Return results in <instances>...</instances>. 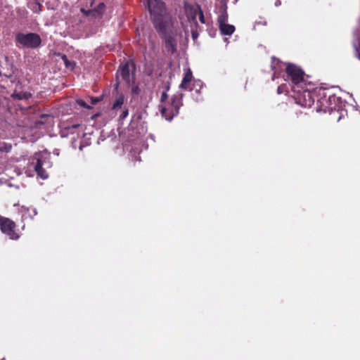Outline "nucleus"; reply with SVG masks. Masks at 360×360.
I'll return each mask as SVG.
<instances>
[{"instance_id":"f257e3e1","label":"nucleus","mask_w":360,"mask_h":360,"mask_svg":"<svg viewBox=\"0 0 360 360\" xmlns=\"http://www.w3.org/2000/svg\"><path fill=\"white\" fill-rule=\"evenodd\" d=\"M146 6L155 29L159 34L165 36L171 18L167 13L165 4L160 0H147Z\"/></svg>"},{"instance_id":"f03ea898","label":"nucleus","mask_w":360,"mask_h":360,"mask_svg":"<svg viewBox=\"0 0 360 360\" xmlns=\"http://www.w3.org/2000/svg\"><path fill=\"white\" fill-rule=\"evenodd\" d=\"M316 102L314 103L315 109L317 112H330L336 110V103L339 98L326 89H320L316 91Z\"/></svg>"},{"instance_id":"7ed1b4c3","label":"nucleus","mask_w":360,"mask_h":360,"mask_svg":"<svg viewBox=\"0 0 360 360\" xmlns=\"http://www.w3.org/2000/svg\"><path fill=\"white\" fill-rule=\"evenodd\" d=\"M304 72L295 64L289 63L285 68V80L290 82L292 91L297 88H304L307 86H313L311 82L307 83L305 79Z\"/></svg>"},{"instance_id":"20e7f679","label":"nucleus","mask_w":360,"mask_h":360,"mask_svg":"<svg viewBox=\"0 0 360 360\" xmlns=\"http://www.w3.org/2000/svg\"><path fill=\"white\" fill-rule=\"evenodd\" d=\"M292 96L296 103L304 108H310L314 105L316 99V91H311L306 87L297 88L292 90Z\"/></svg>"},{"instance_id":"39448f33","label":"nucleus","mask_w":360,"mask_h":360,"mask_svg":"<svg viewBox=\"0 0 360 360\" xmlns=\"http://www.w3.org/2000/svg\"><path fill=\"white\" fill-rule=\"evenodd\" d=\"M183 97L184 94L181 93L174 94L171 99V104L167 107H162L161 108L160 112L162 116L167 120L170 121L174 116L177 115L180 107L183 105Z\"/></svg>"},{"instance_id":"423d86ee","label":"nucleus","mask_w":360,"mask_h":360,"mask_svg":"<svg viewBox=\"0 0 360 360\" xmlns=\"http://www.w3.org/2000/svg\"><path fill=\"white\" fill-rule=\"evenodd\" d=\"M15 41L23 47L36 49L40 46L41 39L36 33H18L15 36Z\"/></svg>"},{"instance_id":"0eeeda50","label":"nucleus","mask_w":360,"mask_h":360,"mask_svg":"<svg viewBox=\"0 0 360 360\" xmlns=\"http://www.w3.org/2000/svg\"><path fill=\"white\" fill-rule=\"evenodd\" d=\"M16 224L11 219L0 216V229L11 240H17L20 236L15 231Z\"/></svg>"},{"instance_id":"6e6552de","label":"nucleus","mask_w":360,"mask_h":360,"mask_svg":"<svg viewBox=\"0 0 360 360\" xmlns=\"http://www.w3.org/2000/svg\"><path fill=\"white\" fill-rule=\"evenodd\" d=\"M184 10L188 18L193 21L197 25L198 22L196 18L197 15H198L199 10H201L200 6L198 4L194 6L186 2L184 4Z\"/></svg>"},{"instance_id":"1a4fd4ad","label":"nucleus","mask_w":360,"mask_h":360,"mask_svg":"<svg viewBox=\"0 0 360 360\" xmlns=\"http://www.w3.org/2000/svg\"><path fill=\"white\" fill-rule=\"evenodd\" d=\"M19 212L22 215V221L32 219L37 214V210L35 208L25 206H21L19 210Z\"/></svg>"},{"instance_id":"9d476101","label":"nucleus","mask_w":360,"mask_h":360,"mask_svg":"<svg viewBox=\"0 0 360 360\" xmlns=\"http://www.w3.org/2000/svg\"><path fill=\"white\" fill-rule=\"evenodd\" d=\"M120 72L122 79L127 82L130 81V62L127 61L120 67Z\"/></svg>"},{"instance_id":"9b49d317","label":"nucleus","mask_w":360,"mask_h":360,"mask_svg":"<svg viewBox=\"0 0 360 360\" xmlns=\"http://www.w3.org/2000/svg\"><path fill=\"white\" fill-rule=\"evenodd\" d=\"M34 171L37 172V175L40 176L42 179H46L48 178L49 174L46 172V170L42 167V162L40 159L37 160V162L34 167Z\"/></svg>"},{"instance_id":"f8f14e48","label":"nucleus","mask_w":360,"mask_h":360,"mask_svg":"<svg viewBox=\"0 0 360 360\" xmlns=\"http://www.w3.org/2000/svg\"><path fill=\"white\" fill-rule=\"evenodd\" d=\"M219 29L222 34L229 36L231 35L236 30L233 25L226 22L219 25Z\"/></svg>"},{"instance_id":"ddd939ff","label":"nucleus","mask_w":360,"mask_h":360,"mask_svg":"<svg viewBox=\"0 0 360 360\" xmlns=\"http://www.w3.org/2000/svg\"><path fill=\"white\" fill-rule=\"evenodd\" d=\"M165 48L172 54L174 53L176 51L175 40L172 37H165Z\"/></svg>"},{"instance_id":"4468645a","label":"nucleus","mask_w":360,"mask_h":360,"mask_svg":"<svg viewBox=\"0 0 360 360\" xmlns=\"http://www.w3.org/2000/svg\"><path fill=\"white\" fill-rule=\"evenodd\" d=\"M193 79V73L191 70L188 68L185 72L181 83L180 84V88L182 89H187L188 84L191 82Z\"/></svg>"},{"instance_id":"2eb2a0df","label":"nucleus","mask_w":360,"mask_h":360,"mask_svg":"<svg viewBox=\"0 0 360 360\" xmlns=\"http://www.w3.org/2000/svg\"><path fill=\"white\" fill-rule=\"evenodd\" d=\"M124 96L123 94H120L116 96V98L112 103L111 109L112 110H117L118 109H120L124 103Z\"/></svg>"},{"instance_id":"dca6fc26","label":"nucleus","mask_w":360,"mask_h":360,"mask_svg":"<svg viewBox=\"0 0 360 360\" xmlns=\"http://www.w3.org/2000/svg\"><path fill=\"white\" fill-rule=\"evenodd\" d=\"M105 4L100 3L95 8L91 9L89 13H94V18H101L105 10Z\"/></svg>"},{"instance_id":"f3484780","label":"nucleus","mask_w":360,"mask_h":360,"mask_svg":"<svg viewBox=\"0 0 360 360\" xmlns=\"http://www.w3.org/2000/svg\"><path fill=\"white\" fill-rule=\"evenodd\" d=\"M61 59L63 60L66 68L73 70L75 67L76 63L74 61H70L66 55L60 54Z\"/></svg>"},{"instance_id":"a211bd4d","label":"nucleus","mask_w":360,"mask_h":360,"mask_svg":"<svg viewBox=\"0 0 360 360\" xmlns=\"http://www.w3.org/2000/svg\"><path fill=\"white\" fill-rule=\"evenodd\" d=\"M30 96H31L30 94H28L27 92H19V93L15 92L12 94V97L14 99H18V100H23V99L27 100Z\"/></svg>"},{"instance_id":"6ab92c4d","label":"nucleus","mask_w":360,"mask_h":360,"mask_svg":"<svg viewBox=\"0 0 360 360\" xmlns=\"http://www.w3.org/2000/svg\"><path fill=\"white\" fill-rule=\"evenodd\" d=\"M228 20V13L226 9H224L217 18L218 24H222L226 22Z\"/></svg>"},{"instance_id":"aec40b11","label":"nucleus","mask_w":360,"mask_h":360,"mask_svg":"<svg viewBox=\"0 0 360 360\" xmlns=\"http://www.w3.org/2000/svg\"><path fill=\"white\" fill-rule=\"evenodd\" d=\"M12 148V146L8 143H4L3 145L0 146V151L1 152H9Z\"/></svg>"},{"instance_id":"412c9836","label":"nucleus","mask_w":360,"mask_h":360,"mask_svg":"<svg viewBox=\"0 0 360 360\" xmlns=\"http://www.w3.org/2000/svg\"><path fill=\"white\" fill-rule=\"evenodd\" d=\"M287 92V89L285 85H280L277 88V93L278 94H281L283 93Z\"/></svg>"},{"instance_id":"4be33fe9","label":"nucleus","mask_w":360,"mask_h":360,"mask_svg":"<svg viewBox=\"0 0 360 360\" xmlns=\"http://www.w3.org/2000/svg\"><path fill=\"white\" fill-rule=\"evenodd\" d=\"M129 115V110L128 108L124 109L121 115H120V120H124Z\"/></svg>"},{"instance_id":"5701e85b","label":"nucleus","mask_w":360,"mask_h":360,"mask_svg":"<svg viewBox=\"0 0 360 360\" xmlns=\"http://www.w3.org/2000/svg\"><path fill=\"white\" fill-rule=\"evenodd\" d=\"M198 16H199V20L201 23H205V16H204V14H203V12L201 10H199V13H198Z\"/></svg>"},{"instance_id":"b1692460","label":"nucleus","mask_w":360,"mask_h":360,"mask_svg":"<svg viewBox=\"0 0 360 360\" xmlns=\"http://www.w3.org/2000/svg\"><path fill=\"white\" fill-rule=\"evenodd\" d=\"M91 10H85L84 8L81 9V12L83 13L86 16H93L94 17V13H89Z\"/></svg>"},{"instance_id":"393cba45","label":"nucleus","mask_w":360,"mask_h":360,"mask_svg":"<svg viewBox=\"0 0 360 360\" xmlns=\"http://www.w3.org/2000/svg\"><path fill=\"white\" fill-rule=\"evenodd\" d=\"M77 103L82 106V107H84L85 108H90V106L88 105L84 101L82 100H78L77 101Z\"/></svg>"},{"instance_id":"a878e982","label":"nucleus","mask_w":360,"mask_h":360,"mask_svg":"<svg viewBox=\"0 0 360 360\" xmlns=\"http://www.w3.org/2000/svg\"><path fill=\"white\" fill-rule=\"evenodd\" d=\"M167 94L166 91H163L162 93V95H161V98H160V101L162 103V102H165L167 98Z\"/></svg>"},{"instance_id":"bb28decb","label":"nucleus","mask_w":360,"mask_h":360,"mask_svg":"<svg viewBox=\"0 0 360 360\" xmlns=\"http://www.w3.org/2000/svg\"><path fill=\"white\" fill-rule=\"evenodd\" d=\"M191 35H192V38L193 39H197L198 37L199 34H198V32L196 30H192Z\"/></svg>"},{"instance_id":"cd10ccee","label":"nucleus","mask_w":360,"mask_h":360,"mask_svg":"<svg viewBox=\"0 0 360 360\" xmlns=\"http://www.w3.org/2000/svg\"><path fill=\"white\" fill-rule=\"evenodd\" d=\"M101 99L98 98H93L92 99V101H91V103L92 104H96V103H98V101H100Z\"/></svg>"},{"instance_id":"c85d7f7f","label":"nucleus","mask_w":360,"mask_h":360,"mask_svg":"<svg viewBox=\"0 0 360 360\" xmlns=\"http://www.w3.org/2000/svg\"><path fill=\"white\" fill-rule=\"evenodd\" d=\"M37 6H38V8H39L38 11H37V13H39L41 11V4L38 3Z\"/></svg>"},{"instance_id":"c756f323","label":"nucleus","mask_w":360,"mask_h":360,"mask_svg":"<svg viewBox=\"0 0 360 360\" xmlns=\"http://www.w3.org/2000/svg\"><path fill=\"white\" fill-rule=\"evenodd\" d=\"M281 4V1L280 0H278L276 3H275V5L276 6H279Z\"/></svg>"},{"instance_id":"7c9ffc66","label":"nucleus","mask_w":360,"mask_h":360,"mask_svg":"<svg viewBox=\"0 0 360 360\" xmlns=\"http://www.w3.org/2000/svg\"><path fill=\"white\" fill-rule=\"evenodd\" d=\"M79 126V124H74L72 125V128H77Z\"/></svg>"},{"instance_id":"2f4dec72","label":"nucleus","mask_w":360,"mask_h":360,"mask_svg":"<svg viewBox=\"0 0 360 360\" xmlns=\"http://www.w3.org/2000/svg\"><path fill=\"white\" fill-rule=\"evenodd\" d=\"M117 88H118V83H117V84L115 85V90H117Z\"/></svg>"},{"instance_id":"473e14b6","label":"nucleus","mask_w":360,"mask_h":360,"mask_svg":"<svg viewBox=\"0 0 360 360\" xmlns=\"http://www.w3.org/2000/svg\"><path fill=\"white\" fill-rule=\"evenodd\" d=\"M235 1H238V0H235Z\"/></svg>"},{"instance_id":"72a5a7b5","label":"nucleus","mask_w":360,"mask_h":360,"mask_svg":"<svg viewBox=\"0 0 360 360\" xmlns=\"http://www.w3.org/2000/svg\"><path fill=\"white\" fill-rule=\"evenodd\" d=\"M0 360H4V359H0Z\"/></svg>"}]
</instances>
